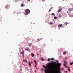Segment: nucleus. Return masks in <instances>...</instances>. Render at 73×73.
<instances>
[{
  "label": "nucleus",
  "mask_w": 73,
  "mask_h": 73,
  "mask_svg": "<svg viewBox=\"0 0 73 73\" xmlns=\"http://www.w3.org/2000/svg\"><path fill=\"white\" fill-rule=\"evenodd\" d=\"M34 65H35V67H36V65L35 64Z\"/></svg>",
  "instance_id": "nucleus-37"
},
{
  "label": "nucleus",
  "mask_w": 73,
  "mask_h": 73,
  "mask_svg": "<svg viewBox=\"0 0 73 73\" xmlns=\"http://www.w3.org/2000/svg\"><path fill=\"white\" fill-rule=\"evenodd\" d=\"M60 10H61V11L62 10V8H61L60 9Z\"/></svg>",
  "instance_id": "nucleus-34"
},
{
  "label": "nucleus",
  "mask_w": 73,
  "mask_h": 73,
  "mask_svg": "<svg viewBox=\"0 0 73 73\" xmlns=\"http://www.w3.org/2000/svg\"><path fill=\"white\" fill-rule=\"evenodd\" d=\"M65 24L66 25H67V22H66V23H65Z\"/></svg>",
  "instance_id": "nucleus-27"
},
{
  "label": "nucleus",
  "mask_w": 73,
  "mask_h": 73,
  "mask_svg": "<svg viewBox=\"0 0 73 73\" xmlns=\"http://www.w3.org/2000/svg\"><path fill=\"white\" fill-rule=\"evenodd\" d=\"M28 65L29 66H31V61H30L29 62Z\"/></svg>",
  "instance_id": "nucleus-9"
},
{
  "label": "nucleus",
  "mask_w": 73,
  "mask_h": 73,
  "mask_svg": "<svg viewBox=\"0 0 73 73\" xmlns=\"http://www.w3.org/2000/svg\"><path fill=\"white\" fill-rule=\"evenodd\" d=\"M51 60H54V58H51Z\"/></svg>",
  "instance_id": "nucleus-24"
},
{
  "label": "nucleus",
  "mask_w": 73,
  "mask_h": 73,
  "mask_svg": "<svg viewBox=\"0 0 73 73\" xmlns=\"http://www.w3.org/2000/svg\"><path fill=\"white\" fill-rule=\"evenodd\" d=\"M64 66H66V65L65 64H64Z\"/></svg>",
  "instance_id": "nucleus-36"
},
{
  "label": "nucleus",
  "mask_w": 73,
  "mask_h": 73,
  "mask_svg": "<svg viewBox=\"0 0 73 73\" xmlns=\"http://www.w3.org/2000/svg\"><path fill=\"white\" fill-rule=\"evenodd\" d=\"M61 10L60 9H59V10L58 11V13H59V12H61Z\"/></svg>",
  "instance_id": "nucleus-14"
},
{
  "label": "nucleus",
  "mask_w": 73,
  "mask_h": 73,
  "mask_svg": "<svg viewBox=\"0 0 73 73\" xmlns=\"http://www.w3.org/2000/svg\"><path fill=\"white\" fill-rule=\"evenodd\" d=\"M40 59L42 61H44V58H40Z\"/></svg>",
  "instance_id": "nucleus-13"
},
{
  "label": "nucleus",
  "mask_w": 73,
  "mask_h": 73,
  "mask_svg": "<svg viewBox=\"0 0 73 73\" xmlns=\"http://www.w3.org/2000/svg\"><path fill=\"white\" fill-rule=\"evenodd\" d=\"M31 54L32 57H34V56H35V54H34L33 53H32Z\"/></svg>",
  "instance_id": "nucleus-11"
},
{
  "label": "nucleus",
  "mask_w": 73,
  "mask_h": 73,
  "mask_svg": "<svg viewBox=\"0 0 73 73\" xmlns=\"http://www.w3.org/2000/svg\"><path fill=\"white\" fill-rule=\"evenodd\" d=\"M25 50H27V51H28L29 52L31 51V49H29V48L25 49Z\"/></svg>",
  "instance_id": "nucleus-8"
},
{
  "label": "nucleus",
  "mask_w": 73,
  "mask_h": 73,
  "mask_svg": "<svg viewBox=\"0 0 73 73\" xmlns=\"http://www.w3.org/2000/svg\"><path fill=\"white\" fill-rule=\"evenodd\" d=\"M61 15H59L58 17H61Z\"/></svg>",
  "instance_id": "nucleus-30"
},
{
  "label": "nucleus",
  "mask_w": 73,
  "mask_h": 73,
  "mask_svg": "<svg viewBox=\"0 0 73 73\" xmlns=\"http://www.w3.org/2000/svg\"><path fill=\"white\" fill-rule=\"evenodd\" d=\"M43 67L44 68H45L46 70H44V72L46 73H48V66H46V67L44 65L43 66Z\"/></svg>",
  "instance_id": "nucleus-2"
},
{
  "label": "nucleus",
  "mask_w": 73,
  "mask_h": 73,
  "mask_svg": "<svg viewBox=\"0 0 73 73\" xmlns=\"http://www.w3.org/2000/svg\"><path fill=\"white\" fill-rule=\"evenodd\" d=\"M58 71L59 72H60V70L59 69L57 68L56 70L55 71V73H58Z\"/></svg>",
  "instance_id": "nucleus-5"
},
{
  "label": "nucleus",
  "mask_w": 73,
  "mask_h": 73,
  "mask_svg": "<svg viewBox=\"0 0 73 73\" xmlns=\"http://www.w3.org/2000/svg\"><path fill=\"white\" fill-rule=\"evenodd\" d=\"M23 61H24V60H23Z\"/></svg>",
  "instance_id": "nucleus-42"
},
{
  "label": "nucleus",
  "mask_w": 73,
  "mask_h": 73,
  "mask_svg": "<svg viewBox=\"0 0 73 73\" xmlns=\"http://www.w3.org/2000/svg\"><path fill=\"white\" fill-rule=\"evenodd\" d=\"M57 17H54V19H57Z\"/></svg>",
  "instance_id": "nucleus-20"
},
{
  "label": "nucleus",
  "mask_w": 73,
  "mask_h": 73,
  "mask_svg": "<svg viewBox=\"0 0 73 73\" xmlns=\"http://www.w3.org/2000/svg\"><path fill=\"white\" fill-rule=\"evenodd\" d=\"M70 64L71 65H72L73 64V62H71L70 63Z\"/></svg>",
  "instance_id": "nucleus-21"
},
{
  "label": "nucleus",
  "mask_w": 73,
  "mask_h": 73,
  "mask_svg": "<svg viewBox=\"0 0 73 73\" xmlns=\"http://www.w3.org/2000/svg\"><path fill=\"white\" fill-rule=\"evenodd\" d=\"M49 24H50V25H52V24H53V23L50 22L49 23Z\"/></svg>",
  "instance_id": "nucleus-23"
},
{
  "label": "nucleus",
  "mask_w": 73,
  "mask_h": 73,
  "mask_svg": "<svg viewBox=\"0 0 73 73\" xmlns=\"http://www.w3.org/2000/svg\"><path fill=\"white\" fill-rule=\"evenodd\" d=\"M53 9V7H51L50 8V9Z\"/></svg>",
  "instance_id": "nucleus-31"
},
{
  "label": "nucleus",
  "mask_w": 73,
  "mask_h": 73,
  "mask_svg": "<svg viewBox=\"0 0 73 73\" xmlns=\"http://www.w3.org/2000/svg\"><path fill=\"white\" fill-rule=\"evenodd\" d=\"M49 12H50V11H51V10L50 9H49L48 11Z\"/></svg>",
  "instance_id": "nucleus-28"
},
{
  "label": "nucleus",
  "mask_w": 73,
  "mask_h": 73,
  "mask_svg": "<svg viewBox=\"0 0 73 73\" xmlns=\"http://www.w3.org/2000/svg\"><path fill=\"white\" fill-rule=\"evenodd\" d=\"M2 20V19H1V20Z\"/></svg>",
  "instance_id": "nucleus-40"
},
{
  "label": "nucleus",
  "mask_w": 73,
  "mask_h": 73,
  "mask_svg": "<svg viewBox=\"0 0 73 73\" xmlns=\"http://www.w3.org/2000/svg\"><path fill=\"white\" fill-rule=\"evenodd\" d=\"M9 7H10V5H9L8 4L7 5L5 6V8H6V9L9 8Z\"/></svg>",
  "instance_id": "nucleus-6"
},
{
  "label": "nucleus",
  "mask_w": 73,
  "mask_h": 73,
  "mask_svg": "<svg viewBox=\"0 0 73 73\" xmlns=\"http://www.w3.org/2000/svg\"><path fill=\"white\" fill-rule=\"evenodd\" d=\"M73 9L72 8H70L68 9V11L69 12H72V11H73Z\"/></svg>",
  "instance_id": "nucleus-7"
},
{
  "label": "nucleus",
  "mask_w": 73,
  "mask_h": 73,
  "mask_svg": "<svg viewBox=\"0 0 73 73\" xmlns=\"http://www.w3.org/2000/svg\"><path fill=\"white\" fill-rule=\"evenodd\" d=\"M69 72H70V67L69 66H68L67 68Z\"/></svg>",
  "instance_id": "nucleus-10"
},
{
  "label": "nucleus",
  "mask_w": 73,
  "mask_h": 73,
  "mask_svg": "<svg viewBox=\"0 0 73 73\" xmlns=\"http://www.w3.org/2000/svg\"><path fill=\"white\" fill-rule=\"evenodd\" d=\"M67 13H68V11H67Z\"/></svg>",
  "instance_id": "nucleus-39"
},
{
  "label": "nucleus",
  "mask_w": 73,
  "mask_h": 73,
  "mask_svg": "<svg viewBox=\"0 0 73 73\" xmlns=\"http://www.w3.org/2000/svg\"><path fill=\"white\" fill-rule=\"evenodd\" d=\"M42 39V38L41 39H37V41H38L40 40H41Z\"/></svg>",
  "instance_id": "nucleus-17"
},
{
  "label": "nucleus",
  "mask_w": 73,
  "mask_h": 73,
  "mask_svg": "<svg viewBox=\"0 0 73 73\" xmlns=\"http://www.w3.org/2000/svg\"><path fill=\"white\" fill-rule=\"evenodd\" d=\"M62 26V24L58 25V26L59 27H61Z\"/></svg>",
  "instance_id": "nucleus-12"
},
{
  "label": "nucleus",
  "mask_w": 73,
  "mask_h": 73,
  "mask_svg": "<svg viewBox=\"0 0 73 73\" xmlns=\"http://www.w3.org/2000/svg\"><path fill=\"white\" fill-rule=\"evenodd\" d=\"M55 65H56L58 66V68H59L60 67V66L61 65V63H55Z\"/></svg>",
  "instance_id": "nucleus-3"
},
{
  "label": "nucleus",
  "mask_w": 73,
  "mask_h": 73,
  "mask_svg": "<svg viewBox=\"0 0 73 73\" xmlns=\"http://www.w3.org/2000/svg\"><path fill=\"white\" fill-rule=\"evenodd\" d=\"M34 62L35 64H36V62H37V61H36V60H34Z\"/></svg>",
  "instance_id": "nucleus-15"
},
{
  "label": "nucleus",
  "mask_w": 73,
  "mask_h": 73,
  "mask_svg": "<svg viewBox=\"0 0 73 73\" xmlns=\"http://www.w3.org/2000/svg\"><path fill=\"white\" fill-rule=\"evenodd\" d=\"M64 62L65 63V64H66V62L65 61H64Z\"/></svg>",
  "instance_id": "nucleus-32"
},
{
  "label": "nucleus",
  "mask_w": 73,
  "mask_h": 73,
  "mask_svg": "<svg viewBox=\"0 0 73 73\" xmlns=\"http://www.w3.org/2000/svg\"><path fill=\"white\" fill-rule=\"evenodd\" d=\"M56 62H58V61L56 60Z\"/></svg>",
  "instance_id": "nucleus-35"
},
{
  "label": "nucleus",
  "mask_w": 73,
  "mask_h": 73,
  "mask_svg": "<svg viewBox=\"0 0 73 73\" xmlns=\"http://www.w3.org/2000/svg\"><path fill=\"white\" fill-rule=\"evenodd\" d=\"M66 54V52H64L63 53V54Z\"/></svg>",
  "instance_id": "nucleus-19"
},
{
  "label": "nucleus",
  "mask_w": 73,
  "mask_h": 73,
  "mask_svg": "<svg viewBox=\"0 0 73 73\" xmlns=\"http://www.w3.org/2000/svg\"><path fill=\"white\" fill-rule=\"evenodd\" d=\"M51 15H54V13H52L51 14Z\"/></svg>",
  "instance_id": "nucleus-25"
},
{
  "label": "nucleus",
  "mask_w": 73,
  "mask_h": 73,
  "mask_svg": "<svg viewBox=\"0 0 73 73\" xmlns=\"http://www.w3.org/2000/svg\"><path fill=\"white\" fill-rule=\"evenodd\" d=\"M29 46H30V45H29Z\"/></svg>",
  "instance_id": "nucleus-41"
},
{
  "label": "nucleus",
  "mask_w": 73,
  "mask_h": 73,
  "mask_svg": "<svg viewBox=\"0 0 73 73\" xmlns=\"http://www.w3.org/2000/svg\"><path fill=\"white\" fill-rule=\"evenodd\" d=\"M30 13V10L28 9H26L25 12V14L27 15Z\"/></svg>",
  "instance_id": "nucleus-1"
},
{
  "label": "nucleus",
  "mask_w": 73,
  "mask_h": 73,
  "mask_svg": "<svg viewBox=\"0 0 73 73\" xmlns=\"http://www.w3.org/2000/svg\"><path fill=\"white\" fill-rule=\"evenodd\" d=\"M31 63L33 65V63L32 61H31Z\"/></svg>",
  "instance_id": "nucleus-26"
},
{
  "label": "nucleus",
  "mask_w": 73,
  "mask_h": 73,
  "mask_svg": "<svg viewBox=\"0 0 73 73\" xmlns=\"http://www.w3.org/2000/svg\"><path fill=\"white\" fill-rule=\"evenodd\" d=\"M20 54H22V56L23 58H24V51L23 50L22 52H20Z\"/></svg>",
  "instance_id": "nucleus-4"
},
{
  "label": "nucleus",
  "mask_w": 73,
  "mask_h": 73,
  "mask_svg": "<svg viewBox=\"0 0 73 73\" xmlns=\"http://www.w3.org/2000/svg\"><path fill=\"white\" fill-rule=\"evenodd\" d=\"M50 59L49 58H48V60H47V61H50Z\"/></svg>",
  "instance_id": "nucleus-18"
},
{
  "label": "nucleus",
  "mask_w": 73,
  "mask_h": 73,
  "mask_svg": "<svg viewBox=\"0 0 73 73\" xmlns=\"http://www.w3.org/2000/svg\"><path fill=\"white\" fill-rule=\"evenodd\" d=\"M65 73H68V71H65Z\"/></svg>",
  "instance_id": "nucleus-33"
},
{
  "label": "nucleus",
  "mask_w": 73,
  "mask_h": 73,
  "mask_svg": "<svg viewBox=\"0 0 73 73\" xmlns=\"http://www.w3.org/2000/svg\"><path fill=\"white\" fill-rule=\"evenodd\" d=\"M26 60V59H25V62H26V63H27V61L25 60Z\"/></svg>",
  "instance_id": "nucleus-22"
},
{
  "label": "nucleus",
  "mask_w": 73,
  "mask_h": 73,
  "mask_svg": "<svg viewBox=\"0 0 73 73\" xmlns=\"http://www.w3.org/2000/svg\"><path fill=\"white\" fill-rule=\"evenodd\" d=\"M27 1H28V2H29V1H31V0H27Z\"/></svg>",
  "instance_id": "nucleus-29"
},
{
  "label": "nucleus",
  "mask_w": 73,
  "mask_h": 73,
  "mask_svg": "<svg viewBox=\"0 0 73 73\" xmlns=\"http://www.w3.org/2000/svg\"><path fill=\"white\" fill-rule=\"evenodd\" d=\"M15 11H14V13H14V12H15Z\"/></svg>",
  "instance_id": "nucleus-38"
},
{
  "label": "nucleus",
  "mask_w": 73,
  "mask_h": 73,
  "mask_svg": "<svg viewBox=\"0 0 73 73\" xmlns=\"http://www.w3.org/2000/svg\"><path fill=\"white\" fill-rule=\"evenodd\" d=\"M21 7H24V4H23L22 3L21 4Z\"/></svg>",
  "instance_id": "nucleus-16"
}]
</instances>
